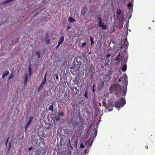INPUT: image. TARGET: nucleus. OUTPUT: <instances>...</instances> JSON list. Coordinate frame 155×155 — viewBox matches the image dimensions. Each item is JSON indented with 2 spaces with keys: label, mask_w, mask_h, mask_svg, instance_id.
I'll return each mask as SVG.
<instances>
[{
  "label": "nucleus",
  "mask_w": 155,
  "mask_h": 155,
  "mask_svg": "<svg viewBox=\"0 0 155 155\" xmlns=\"http://www.w3.org/2000/svg\"><path fill=\"white\" fill-rule=\"evenodd\" d=\"M86 45V44L85 42H83L82 44V47H84V46Z\"/></svg>",
  "instance_id": "nucleus-35"
},
{
  "label": "nucleus",
  "mask_w": 155,
  "mask_h": 155,
  "mask_svg": "<svg viewBox=\"0 0 155 155\" xmlns=\"http://www.w3.org/2000/svg\"><path fill=\"white\" fill-rule=\"evenodd\" d=\"M121 45L120 48H127L128 46V42L127 39H125L124 40L121 41Z\"/></svg>",
  "instance_id": "nucleus-4"
},
{
  "label": "nucleus",
  "mask_w": 155,
  "mask_h": 155,
  "mask_svg": "<svg viewBox=\"0 0 155 155\" xmlns=\"http://www.w3.org/2000/svg\"><path fill=\"white\" fill-rule=\"evenodd\" d=\"M68 143L69 144L71 145L70 140H68Z\"/></svg>",
  "instance_id": "nucleus-46"
},
{
  "label": "nucleus",
  "mask_w": 155,
  "mask_h": 155,
  "mask_svg": "<svg viewBox=\"0 0 155 155\" xmlns=\"http://www.w3.org/2000/svg\"><path fill=\"white\" fill-rule=\"evenodd\" d=\"M89 143V140L87 141L85 143L86 145H88V143Z\"/></svg>",
  "instance_id": "nucleus-40"
},
{
  "label": "nucleus",
  "mask_w": 155,
  "mask_h": 155,
  "mask_svg": "<svg viewBox=\"0 0 155 155\" xmlns=\"http://www.w3.org/2000/svg\"><path fill=\"white\" fill-rule=\"evenodd\" d=\"M92 91H93V92H95V91H94V89H92Z\"/></svg>",
  "instance_id": "nucleus-48"
},
{
  "label": "nucleus",
  "mask_w": 155,
  "mask_h": 155,
  "mask_svg": "<svg viewBox=\"0 0 155 155\" xmlns=\"http://www.w3.org/2000/svg\"><path fill=\"white\" fill-rule=\"evenodd\" d=\"M64 36H61L59 38V40L58 41V43H59V44H61L64 41Z\"/></svg>",
  "instance_id": "nucleus-12"
},
{
  "label": "nucleus",
  "mask_w": 155,
  "mask_h": 155,
  "mask_svg": "<svg viewBox=\"0 0 155 155\" xmlns=\"http://www.w3.org/2000/svg\"><path fill=\"white\" fill-rule=\"evenodd\" d=\"M98 19L99 20V26L102 27V28L103 29H106V26L105 25L104 22L102 21V19L100 17H98Z\"/></svg>",
  "instance_id": "nucleus-6"
},
{
  "label": "nucleus",
  "mask_w": 155,
  "mask_h": 155,
  "mask_svg": "<svg viewBox=\"0 0 155 155\" xmlns=\"http://www.w3.org/2000/svg\"><path fill=\"white\" fill-rule=\"evenodd\" d=\"M32 149V147H29V148H28V150H31Z\"/></svg>",
  "instance_id": "nucleus-42"
},
{
  "label": "nucleus",
  "mask_w": 155,
  "mask_h": 155,
  "mask_svg": "<svg viewBox=\"0 0 155 155\" xmlns=\"http://www.w3.org/2000/svg\"><path fill=\"white\" fill-rule=\"evenodd\" d=\"M38 151H39V153H40V155H45L47 152V150L45 148H43L42 149H40L38 150Z\"/></svg>",
  "instance_id": "nucleus-7"
},
{
  "label": "nucleus",
  "mask_w": 155,
  "mask_h": 155,
  "mask_svg": "<svg viewBox=\"0 0 155 155\" xmlns=\"http://www.w3.org/2000/svg\"><path fill=\"white\" fill-rule=\"evenodd\" d=\"M33 120V117H30L29 118V120L26 123V124L27 125H29L32 122Z\"/></svg>",
  "instance_id": "nucleus-15"
},
{
  "label": "nucleus",
  "mask_w": 155,
  "mask_h": 155,
  "mask_svg": "<svg viewBox=\"0 0 155 155\" xmlns=\"http://www.w3.org/2000/svg\"><path fill=\"white\" fill-rule=\"evenodd\" d=\"M8 138H8V139H7V140H6V143L7 144V143H8Z\"/></svg>",
  "instance_id": "nucleus-45"
},
{
  "label": "nucleus",
  "mask_w": 155,
  "mask_h": 155,
  "mask_svg": "<svg viewBox=\"0 0 155 155\" xmlns=\"http://www.w3.org/2000/svg\"><path fill=\"white\" fill-rule=\"evenodd\" d=\"M127 69V65H124L122 68V71L124 72Z\"/></svg>",
  "instance_id": "nucleus-23"
},
{
  "label": "nucleus",
  "mask_w": 155,
  "mask_h": 155,
  "mask_svg": "<svg viewBox=\"0 0 155 155\" xmlns=\"http://www.w3.org/2000/svg\"><path fill=\"white\" fill-rule=\"evenodd\" d=\"M48 110L50 111L51 112L53 111V104L51 105L48 108Z\"/></svg>",
  "instance_id": "nucleus-19"
},
{
  "label": "nucleus",
  "mask_w": 155,
  "mask_h": 155,
  "mask_svg": "<svg viewBox=\"0 0 155 155\" xmlns=\"http://www.w3.org/2000/svg\"><path fill=\"white\" fill-rule=\"evenodd\" d=\"M11 142H10L9 143L8 148V149H10V147H11Z\"/></svg>",
  "instance_id": "nucleus-36"
},
{
  "label": "nucleus",
  "mask_w": 155,
  "mask_h": 155,
  "mask_svg": "<svg viewBox=\"0 0 155 155\" xmlns=\"http://www.w3.org/2000/svg\"><path fill=\"white\" fill-rule=\"evenodd\" d=\"M71 148H72V147H71Z\"/></svg>",
  "instance_id": "nucleus-54"
},
{
  "label": "nucleus",
  "mask_w": 155,
  "mask_h": 155,
  "mask_svg": "<svg viewBox=\"0 0 155 155\" xmlns=\"http://www.w3.org/2000/svg\"><path fill=\"white\" fill-rule=\"evenodd\" d=\"M122 81H123L122 84L124 85L122 87L117 83H116L111 85L109 88L110 92L115 94L117 96H119L120 95L122 96H125L126 94L128 83L127 78L120 77L119 81L120 82Z\"/></svg>",
  "instance_id": "nucleus-1"
},
{
  "label": "nucleus",
  "mask_w": 155,
  "mask_h": 155,
  "mask_svg": "<svg viewBox=\"0 0 155 155\" xmlns=\"http://www.w3.org/2000/svg\"><path fill=\"white\" fill-rule=\"evenodd\" d=\"M61 45V44H59V43H58V44L57 45L56 47V48L57 49L60 46V45Z\"/></svg>",
  "instance_id": "nucleus-37"
},
{
  "label": "nucleus",
  "mask_w": 155,
  "mask_h": 155,
  "mask_svg": "<svg viewBox=\"0 0 155 155\" xmlns=\"http://www.w3.org/2000/svg\"><path fill=\"white\" fill-rule=\"evenodd\" d=\"M35 54L38 56V58H40V53L39 51H36L35 53Z\"/></svg>",
  "instance_id": "nucleus-25"
},
{
  "label": "nucleus",
  "mask_w": 155,
  "mask_h": 155,
  "mask_svg": "<svg viewBox=\"0 0 155 155\" xmlns=\"http://www.w3.org/2000/svg\"><path fill=\"white\" fill-rule=\"evenodd\" d=\"M127 7L129 8H132L133 5L132 3L130 2L127 5Z\"/></svg>",
  "instance_id": "nucleus-20"
},
{
  "label": "nucleus",
  "mask_w": 155,
  "mask_h": 155,
  "mask_svg": "<svg viewBox=\"0 0 155 155\" xmlns=\"http://www.w3.org/2000/svg\"><path fill=\"white\" fill-rule=\"evenodd\" d=\"M94 85L93 86V87H92V89H94Z\"/></svg>",
  "instance_id": "nucleus-49"
},
{
  "label": "nucleus",
  "mask_w": 155,
  "mask_h": 155,
  "mask_svg": "<svg viewBox=\"0 0 155 155\" xmlns=\"http://www.w3.org/2000/svg\"><path fill=\"white\" fill-rule=\"evenodd\" d=\"M33 151H32L31 154V155H40L39 151L38 150H35V149H33Z\"/></svg>",
  "instance_id": "nucleus-9"
},
{
  "label": "nucleus",
  "mask_w": 155,
  "mask_h": 155,
  "mask_svg": "<svg viewBox=\"0 0 155 155\" xmlns=\"http://www.w3.org/2000/svg\"><path fill=\"white\" fill-rule=\"evenodd\" d=\"M68 21L70 23L74 22H75V20L71 18V17H69L68 18Z\"/></svg>",
  "instance_id": "nucleus-17"
},
{
  "label": "nucleus",
  "mask_w": 155,
  "mask_h": 155,
  "mask_svg": "<svg viewBox=\"0 0 155 155\" xmlns=\"http://www.w3.org/2000/svg\"><path fill=\"white\" fill-rule=\"evenodd\" d=\"M84 96L87 98L88 97H87V90H86L85 91Z\"/></svg>",
  "instance_id": "nucleus-30"
},
{
  "label": "nucleus",
  "mask_w": 155,
  "mask_h": 155,
  "mask_svg": "<svg viewBox=\"0 0 155 155\" xmlns=\"http://www.w3.org/2000/svg\"><path fill=\"white\" fill-rule=\"evenodd\" d=\"M28 126L29 125H27L26 124L25 128V131H26V130H27V128H28Z\"/></svg>",
  "instance_id": "nucleus-38"
},
{
  "label": "nucleus",
  "mask_w": 155,
  "mask_h": 155,
  "mask_svg": "<svg viewBox=\"0 0 155 155\" xmlns=\"http://www.w3.org/2000/svg\"><path fill=\"white\" fill-rule=\"evenodd\" d=\"M111 56L110 54H108L106 55V58H107L110 57Z\"/></svg>",
  "instance_id": "nucleus-34"
},
{
  "label": "nucleus",
  "mask_w": 155,
  "mask_h": 155,
  "mask_svg": "<svg viewBox=\"0 0 155 155\" xmlns=\"http://www.w3.org/2000/svg\"><path fill=\"white\" fill-rule=\"evenodd\" d=\"M119 60V57H117L116 59H115V60H116V61H118Z\"/></svg>",
  "instance_id": "nucleus-41"
},
{
  "label": "nucleus",
  "mask_w": 155,
  "mask_h": 155,
  "mask_svg": "<svg viewBox=\"0 0 155 155\" xmlns=\"http://www.w3.org/2000/svg\"><path fill=\"white\" fill-rule=\"evenodd\" d=\"M54 76H55V78L57 79V80L58 81V74H55L54 75Z\"/></svg>",
  "instance_id": "nucleus-33"
},
{
  "label": "nucleus",
  "mask_w": 155,
  "mask_h": 155,
  "mask_svg": "<svg viewBox=\"0 0 155 155\" xmlns=\"http://www.w3.org/2000/svg\"><path fill=\"white\" fill-rule=\"evenodd\" d=\"M44 86V85L41 83V84L39 85V87H38V92H39L42 89Z\"/></svg>",
  "instance_id": "nucleus-16"
},
{
  "label": "nucleus",
  "mask_w": 155,
  "mask_h": 155,
  "mask_svg": "<svg viewBox=\"0 0 155 155\" xmlns=\"http://www.w3.org/2000/svg\"><path fill=\"white\" fill-rule=\"evenodd\" d=\"M99 63L100 65H101V68H103L104 67H106L107 64V63H104L103 62L101 61H99Z\"/></svg>",
  "instance_id": "nucleus-11"
},
{
  "label": "nucleus",
  "mask_w": 155,
  "mask_h": 155,
  "mask_svg": "<svg viewBox=\"0 0 155 155\" xmlns=\"http://www.w3.org/2000/svg\"><path fill=\"white\" fill-rule=\"evenodd\" d=\"M70 27L69 26H68L67 27V29H68L70 28Z\"/></svg>",
  "instance_id": "nucleus-43"
},
{
  "label": "nucleus",
  "mask_w": 155,
  "mask_h": 155,
  "mask_svg": "<svg viewBox=\"0 0 155 155\" xmlns=\"http://www.w3.org/2000/svg\"><path fill=\"white\" fill-rule=\"evenodd\" d=\"M97 127H96V128H94V129L93 132H94V134L93 135L94 137H95L97 135Z\"/></svg>",
  "instance_id": "nucleus-14"
},
{
  "label": "nucleus",
  "mask_w": 155,
  "mask_h": 155,
  "mask_svg": "<svg viewBox=\"0 0 155 155\" xmlns=\"http://www.w3.org/2000/svg\"><path fill=\"white\" fill-rule=\"evenodd\" d=\"M46 80H45L44 79L43 81H42V82H41V84H42L44 85H45V84H46Z\"/></svg>",
  "instance_id": "nucleus-32"
},
{
  "label": "nucleus",
  "mask_w": 155,
  "mask_h": 155,
  "mask_svg": "<svg viewBox=\"0 0 155 155\" xmlns=\"http://www.w3.org/2000/svg\"><path fill=\"white\" fill-rule=\"evenodd\" d=\"M28 79V77L27 76V74H26V75H25V81H24V84H25V85H26V84L27 83V81Z\"/></svg>",
  "instance_id": "nucleus-21"
},
{
  "label": "nucleus",
  "mask_w": 155,
  "mask_h": 155,
  "mask_svg": "<svg viewBox=\"0 0 155 155\" xmlns=\"http://www.w3.org/2000/svg\"><path fill=\"white\" fill-rule=\"evenodd\" d=\"M111 72L110 71H109L108 74H107V76L109 78H110V77L111 76Z\"/></svg>",
  "instance_id": "nucleus-27"
},
{
  "label": "nucleus",
  "mask_w": 155,
  "mask_h": 155,
  "mask_svg": "<svg viewBox=\"0 0 155 155\" xmlns=\"http://www.w3.org/2000/svg\"><path fill=\"white\" fill-rule=\"evenodd\" d=\"M86 150H85V153H86Z\"/></svg>",
  "instance_id": "nucleus-52"
},
{
  "label": "nucleus",
  "mask_w": 155,
  "mask_h": 155,
  "mask_svg": "<svg viewBox=\"0 0 155 155\" xmlns=\"http://www.w3.org/2000/svg\"><path fill=\"white\" fill-rule=\"evenodd\" d=\"M45 41L46 42L47 44H49L50 42V39L49 38L48 35V33H47L46 34V36L45 38Z\"/></svg>",
  "instance_id": "nucleus-10"
},
{
  "label": "nucleus",
  "mask_w": 155,
  "mask_h": 155,
  "mask_svg": "<svg viewBox=\"0 0 155 155\" xmlns=\"http://www.w3.org/2000/svg\"><path fill=\"white\" fill-rule=\"evenodd\" d=\"M92 142H91V144H90V145H89L90 146V145H91L92 144Z\"/></svg>",
  "instance_id": "nucleus-51"
},
{
  "label": "nucleus",
  "mask_w": 155,
  "mask_h": 155,
  "mask_svg": "<svg viewBox=\"0 0 155 155\" xmlns=\"http://www.w3.org/2000/svg\"><path fill=\"white\" fill-rule=\"evenodd\" d=\"M145 147L146 148H147V149H148V145H146V146H145Z\"/></svg>",
  "instance_id": "nucleus-47"
},
{
  "label": "nucleus",
  "mask_w": 155,
  "mask_h": 155,
  "mask_svg": "<svg viewBox=\"0 0 155 155\" xmlns=\"http://www.w3.org/2000/svg\"><path fill=\"white\" fill-rule=\"evenodd\" d=\"M13 1H14V0H6V1H3V3L4 4H6L7 3H8L9 2H11Z\"/></svg>",
  "instance_id": "nucleus-26"
},
{
  "label": "nucleus",
  "mask_w": 155,
  "mask_h": 155,
  "mask_svg": "<svg viewBox=\"0 0 155 155\" xmlns=\"http://www.w3.org/2000/svg\"><path fill=\"white\" fill-rule=\"evenodd\" d=\"M52 125L50 123H47L45 124V125L44 126V127L46 129H50L51 128H52Z\"/></svg>",
  "instance_id": "nucleus-8"
},
{
  "label": "nucleus",
  "mask_w": 155,
  "mask_h": 155,
  "mask_svg": "<svg viewBox=\"0 0 155 155\" xmlns=\"http://www.w3.org/2000/svg\"><path fill=\"white\" fill-rule=\"evenodd\" d=\"M126 104V101L125 98H122L119 99L117 102H115V107L117 108L122 107Z\"/></svg>",
  "instance_id": "nucleus-2"
},
{
  "label": "nucleus",
  "mask_w": 155,
  "mask_h": 155,
  "mask_svg": "<svg viewBox=\"0 0 155 155\" xmlns=\"http://www.w3.org/2000/svg\"><path fill=\"white\" fill-rule=\"evenodd\" d=\"M120 54L119 53L117 55V57H120Z\"/></svg>",
  "instance_id": "nucleus-44"
},
{
  "label": "nucleus",
  "mask_w": 155,
  "mask_h": 155,
  "mask_svg": "<svg viewBox=\"0 0 155 155\" xmlns=\"http://www.w3.org/2000/svg\"><path fill=\"white\" fill-rule=\"evenodd\" d=\"M102 103L103 105L104 106H105L106 108V101L105 100H103L102 101Z\"/></svg>",
  "instance_id": "nucleus-29"
},
{
  "label": "nucleus",
  "mask_w": 155,
  "mask_h": 155,
  "mask_svg": "<svg viewBox=\"0 0 155 155\" xmlns=\"http://www.w3.org/2000/svg\"><path fill=\"white\" fill-rule=\"evenodd\" d=\"M47 75V72L45 73V74L44 76V80H46V77Z\"/></svg>",
  "instance_id": "nucleus-31"
},
{
  "label": "nucleus",
  "mask_w": 155,
  "mask_h": 155,
  "mask_svg": "<svg viewBox=\"0 0 155 155\" xmlns=\"http://www.w3.org/2000/svg\"><path fill=\"white\" fill-rule=\"evenodd\" d=\"M28 72L30 75H31V74L32 69L31 68V65L30 64L28 67Z\"/></svg>",
  "instance_id": "nucleus-18"
},
{
  "label": "nucleus",
  "mask_w": 155,
  "mask_h": 155,
  "mask_svg": "<svg viewBox=\"0 0 155 155\" xmlns=\"http://www.w3.org/2000/svg\"><path fill=\"white\" fill-rule=\"evenodd\" d=\"M38 14V13L36 14L35 15H37Z\"/></svg>",
  "instance_id": "nucleus-53"
},
{
  "label": "nucleus",
  "mask_w": 155,
  "mask_h": 155,
  "mask_svg": "<svg viewBox=\"0 0 155 155\" xmlns=\"http://www.w3.org/2000/svg\"><path fill=\"white\" fill-rule=\"evenodd\" d=\"M80 147L81 148H83L84 147V145L82 143L80 144Z\"/></svg>",
  "instance_id": "nucleus-39"
},
{
  "label": "nucleus",
  "mask_w": 155,
  "mask_h": 155,
  "mask_svg": "<svg viewBox=\"0 0 155 155\" xmlns=\"http://www.w3.org/2000/svg\"><path fill=\"white\" fill-rule=\"evenodd\" d=\"M106 81L104 79V80L100 81L97 84L98 88L99 89H103L104 87V83H106Z\"/></svg>",
  "instance_id": "nucleus-5"
},
{
  "label": "nucleus",
  "mask_w": 155,
  "mask_h": 155,
  "mask_svg": "<svg viewBox=\"0 0 155 155\" xmlns=\"http://www.w3.org/2000/svg\"><path fill=\"white\" fill-rule=\"evenodd\" d=\"M9 74V72L8 71H5L3 73V74L2 75V78H4L5 76H7V75Z\"/></svg>",
  "instance_id": "nucleus-13"
},
{
  "label": "nucleus",
  "mask_w": 155,
  "mask_h": 155,
  "mask_svg": "<svg viewBox=\"0 0 155 155\" xmlns=\"http://www.w3.org/2000/svg\"><path fill=\"white\" fill-rule=\"evenodd\" d=\"M148 28H149V29H150L151 28V27H148Z\"/></svg>",
  "instance_id": "nucleus-50"
},
{
  "label": "nucleus",
  "mask_w": 155,
  "mask_h": 155,
  "mask_svg": "<svg viewBox=\"0 0 155 155\" xmlns=\"http://www.w3.org/2000/svg\"><path fill=\"white\" fill-rule=\"evenodd\" d=\"M64 115V113L63 112H59L57 113L55 115V116L54 117V119L56 120V121H58L60 120L61 117H63Z\"/></svg>",
  "instance_id": "nucleus-3"
},
{
  "label": "nucleus",
  "mask_w": 155,
  "mask_h": 155,
  "mask_svg": "<svg viewBox=\"0 0 155 155\" xmlns=\"http://www.w3.org/2000/svg\"><path fill=\"white\" fill-rule=\"evenodd\" d=\"M121 12V10L120 9H117V14L118 15H119L120 14Z\"/></svg>",
  "instance_id": "nucleus-24"
},
{
  "label": "nucleus",
  "mask_w": 155,
  "mask_h": 155,
  "mask_svg": "<svg viewBox=\"0 0 155 155\" xmlns=\"http://www.w3.org/2000/svg\"><path fill=\"white\" fill-rule=\"evenodd\" d=\"M8 80H10V79H11L13 78V73H12L10 75H9L8 77Z\"/></svg>",
  "instance_id": "nucleus-28"
},
{
  "label": "nucleus",
  "mask_w": 155,
  "mask_h": 155,
  "mask_svg": "<svg viewBox=\"0 0 155 155\" xmlns=\"http://www.w3.org/2000/svg\"><path fill=\"white\" fill-rule=\"evenodd\" d=\"M90 41H91V45L94 44V38L92 36H90Z\"/></svg>",
  "instance_id": "nucleus-22"
}]
</instances>
